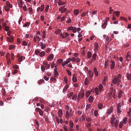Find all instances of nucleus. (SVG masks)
<instances>
[{"label": "nucleus", "instance_id": "f257e3e1", "mask_svg": "<svg viewBox=\"0 0 131 131\" xmlns=\"http://www.w3.org/2000/svg\"><path fill=\"white\" fill-rule=\"evenodd\" d=\"M122 75L121 74H119L117 76H115L112 80V83L114 84H117L118 86H119V85H121V79Z\"/></svg>", "mask_w": 131, "mask_h": 131}, {"label": "nucleus", "instance_id": "f03ea898", "mask_svg": "<svg viewBox=\"0 0 131 131\" xmlns=\"http://www.w3.org/2000/svg\"><path fill=\"white\" fill-rule=\"evenodd\" d=\"M115 118L114 116L113 115L111 118V123L112 127H114L115 128H117L118 126V124L119 121L117 120H116L115 122V124H114V122L115 121Z\"/></svg>", "mask_w": 131, "mask_h": 131}, {"label": "nucleus", "instance_id": "7ed1b4c3", "mask_svg": "<svg viewBox=\"0 0 131 131\" xmlns=\"http://www.w3.org/2000/svg\"><path fill=\"white\" fill-rule=\"evenodd\" d=\"M115 92L114 91L108 93L107 95V97L108 99H110L112 98V97L114 99L115 98Z\"/></svg>", "mask_w": 131, "mask_h": 131}, {"label": "nucleus", "instance_id": "20e7f679", "mask_svg": "<svg viewBox=\"0 0 131 131\" xmlns=\"http://www.w3.org/2000/svg\"><path fill=\"white\" fill-rule=\"evenodd\" d=\"M66 7V6L64 5L63 6L60 8L59 9V11H60L61 13H62L65 12L67 10V8H65Z\"/></svg>", "mask_w": 131, "mask_h": 131}, {"label": "nucleus", "instance_id": "39448f33", "mask_svg": "<svg viewBox=\"0 0 131 131\" xmlns=\"http://www.w3.org/2000/svg\"><path fill=\"white\" fill-rule=\"evenodd\" d=\"M71 61V58H68L66 61H64L62 63V66L64 67L66 65L68 64Z\"/></svg>", "mask_w": 131, "mask_h": 131}, {"label": "nucleus", "instance_id": "423d86ee", "mask_svg": "<svg viewBox=\"0 0 131 131\" xmlns=\"http://www.w3.org/2000/svg\"><path fill=\"white\" fill-rule=\"evenodd\" d=\"M126 60L127 61H129V59L131 57V52H128L126 55Z\"/></svg>", "mask_w": 131, "mask_h": 131}, {"label": "nucleus", "instance_id": "0eeeda50", "mask_svg": "<svg viewBox=\"0 0 131 131\" xmlns=\"http://www.w3.org/2000/svg\"><path fill=\"white\" fill-rule=\"evenodd\" d=\"M72 115V113H69L68 111H66L65 114V117L68 120L69 118L70 117H71Z\"/></svg>", "mask_w": 131, "mask_h": 131}, {"label": "nucleus", "instance_id": "6e6552de", "mask_svg": "<svg viewBox=\"0 0 131 131\" xmlns=\"http://www.w3.org/2000/svg\"><path fill=\"white\" fill-rule=\"evenodd\" d=\"M14 37L13 36L10 37H7L6 38V40L7 41L10 43L13 42V41Z\"/></svg>", "mask_w": 131, "mask_h": 131}, {"label": "nucleus", "instance_id": "1a4fd4ad", "mask_svg": "<svg viewBox=\"0 0 131 131\" xmlns=\"http://www.w3.org/2000/svg\"><path fill=\"white\" fill-rule=\"evenodd\" d=\"M35 110L36 111L39 112L40 115L41 116H42L43 115V114L42 111L40 108L37 107L36 108Z\"/></svg>", "mask_w": 131, "mask_h": 131}, {"label": "nucleus", "instance_id": "9d476101", "mask_svg": "<svg viewBox=\"0 0 131 131\" xmlns=\"http://www.w3.org/2000/svg\"><path fill=\"white\" fill-rule=\"evenodd\" d=\"M110 69L112 70L114 68L115 66V63L113 60H111L110 62Z\"/></svg>", "mask_w": 131, "mask_h": 131}, {"label": "nucleus", "instance_id": "9b49d317", "mask_svg": "<svg viewBox=\"0 0 131 131\" xmlns=\"http://www.w3.org/2000/svg\"><path fill=\"white\" fill-rule=\"evenodd\" d=\"M84 94L83 92H81L78 95V101L80 99H82L84 96Z\"/></svg>", "mask_w": 131, "mask_h": 131}, {"label": "nucleus", "instance_id": "f8f14e48", "mask_svg": "<svg viewBox=\"0 0 131 131\" xmlns=\"http://www.w3.org/2000/svg\"><path fill=\"white\" fill-rule=\"evenodd\" d=\"M121 103H119L117 104V112L118 113H119L121 112Z\"/></svg>", "mask_w": 131, "mask_h": 131}, {"label": "nucleus", "instance_id": "ddd939ff", "mask_svg": "<svg viewBox=\"0 0 131 131\" xmlns=\"http://www.w3.org/2000/svg\"><path fill=\"white\" fill-rule=\"evenodd\" d=\"M43 66L45 67L47 69H49L50 68V65L47 62L45 61H44L43 62Z\"/></svg>", "mask_w": 131, "mask_h": 131}, {"label": "nucleus", "instance_id": "4468645a", "mask_svg": "<svg viewBox=\"0 0 131 131\" xmlns=\"http://www.w3.org/2000/svg\"><path fill=\"white\" fill-rule=\"evenodd\" d=\"M58 115L60 118H61L63 115V112L61 109L59 110L58 112Z\"/></svg>", "mask_w": 131, "mask_h": 131}, {"label": "nucleus", "instance_id": "2eb2a0df", "mask_svg": "<svg viewBox=\"0 0 131 131\" xmlns=\"http://www.w3.org/2000/svg\"><path fill=\"white\" fill-rule=\"evenodd\" d=\"M113 109L112 107H111L108 109L106 113L107 114L109 115L112 112Z\"/></svg>", "mask_w": 131, "mask_h": 131}, {"label": "nucleus", "instance_id": "dca6fc26", "mask_svg": "<svg viewBox=\"0 0 131 131\" xmlns=\"http://www.w3.org/2000/svg\"><path fill=\"white\" fill-rule=\"evenodd\" d=\"M54 57V56L53 54H50L48 57L47 60L48 61H51L52 60Z\"/></svg>", "mask_w": 131, "mask_h": 131}, {"label": "nucleus", "instance_id": "f3484780", "mask_svg": "<svg viewBox=\"0 0 131 131\" xmlns=\"http://www.w3.org/2000/svg\"><path fill=\"white\" fill-rule=\"evenodd\" d=\"M54 33L56 34H59L60 35L62 33L60 29H58L54 32Z\"/></svg>", "mask_w": 131, "mask_h": 131}, {"label": "nucleus", "instance_id": "a211bd4d", "mask_svg": "<svg viewBox=\"0 0 131 131\" xmlns=\"http://www.w3.org/2000/svg\"><path fill=\"white\" fill-rule=\"evenodd\" d=\"M40 46L42 49H44L46 47V45L45 44H44L42 42H40Z\"/></svg>", "mask_w": 131, "mask_h": 131}, {"label": "nucleus", "instance_id": "6ab92c4d", "mask_svg": "<svg viewBox=\"0 0 131 131\" xmlns=\"http://www.w3.org/2000/svg\"><path fill=\"white\" fill-rule=\"evenodd\" d=\"M94 72L95 76L97 77L99 75V73L97 71V70L96 68H94L93 69Z\"/></svg>", "mask_w": 131, "mask_h": 131}, {"label": "nucleus", "instance_id": "aec40b11", "mask_svg": "<svg viewBox=\"0 0 131 131\" xmlns=\"http://www.w3.org/2000/svg\"><path fill=\"white\" fill-rule=\"evenodd\" d=\"M79 11L77 9H75L73 11V14L76 16H77L79 14Z\"/></svg>", "mask_w": 131, "mask_h": 131}, {"label": "nucleus", "instance_id": "412c9836", "mask_svg": "<svg viewBox=\"0 0 131 131\" xmlns=\"http://www.w3.org/2000/svg\"><path fill=\"white\" fill-rule=\"evenodd\" d=\"M18 3L19 7L22 8L23 3L22 0H20L19 2L18 1Z\"/></svg>", "mask_w": 131, "mask_h": 131}, {"label": "nucleus", "instance_id": "4be33fe9", "mask_svg": "<svg viewBox=\"0 0 131 131\" xmlns=\"http://www.w3.org/2000/svg\"><path fill=\"white\" fill-rule=\"evenodd\" d=\"M6 6H8V7L9 8H11L13 7L12 5L8 1H7L6 2Z\"/></svg>", "mask_w": 131, "mask_h": 131}, {"label": "nucleus", "instance_id": "5701e85b", "mask_svg": "<svg viewBox=\"0 0 131 131\" xmlns=\"http://www.w3.org/2000/svg\"><path fill=\"white\" fill-rule=\"evenodd\" d=\"M99 91L101 92L103 90V86L101 84H100L99 85Z\"/></svg>", "mask_w": 131, "mask_h": 131}, {"label": "nucleus", "instance_id": "b1692460", "mask_svg": "<svg viewBox=\"0 0 131 131\" xmlns=\"http://www.w3.org/2000/svg\"><path fill=\"white\" fill-rule=\"evenodd\" d=\"M73 81L74 82H75L77 81V79L76 76L75 75H73L72 78Z\"/></svg>", "mask_w": 131, "mask_h": 131}, {"label": "nucleus", "instance_id": "393cba45", "mask_svg": "<svg viewBox=\"0 0 131 131\" xmlns=\"http://www.w3.org/2000/svg\"><path fill=\"white\" fill-rule=\"evenodd\" d=\"M107 22L106 21L102 25V27L103 29H104L106 27L107 25Z\"/></svg>", "mask_w": 131, "mask_h": 131}, {"label": "nucleus", "instance_id": "a878e982", "mask_svg": "<svg viewBox=\"0 0 131 131\" xmlns=\"http://www.w3.org/2000/svg\"><path fill=\"white\" fill-rule=\"evenodd\" d=\"M122 93V91L121 90L118 92V98L120 99L121 98Z\"/></svg>", "mask_w": 131, "mask_h": 131}, {"label": "nucleus", "instance_id": "bb28decb", "mask_svg": "<svg viewBox=\"0 0 131 131\" xmlns=\"http://www.w3.org/2000/svg\"><path fill=\"white\" fill-rule=\"evenodd\" d=\"M99 46L97 42H95L94 44V50L95 51L97 50Z\"/></svg>", "mask_w": 131, "mask_h": 131}, {"label": "nucleus", "instance_id": "cd10ccee", "mask_svg": "<svg viewBox=\"0 0 131 131\" xmlns=\"http://www.w3.org/2000/svg\"><path fill=\"white\" fill-rule=\"evenodd\" d=\"M89 83V80L88 78H85L84 81V84L85 85H88Z\"/></svg>", "mask_w": 131, "mask_h": 131}, {"label": "nucleus", "instance_id": "c85d7f7f", "mask_svg": "<svg viewBox=\"0 0 131 131\" xmlns=\"http://www.w3.org/2000/svg\"><path fill=\"white\" fill-rule=\"evenodd\" d=\"M69 86L68 85H66L63 88V92L64 93H65L66 90L68 88Z\"/></svg>", "mask_w": 131, "mask_h": 131}, {"label": "nucleus", "instance_id": "c756f323", "mask_svg": "<svg viewBox=\"0 0 131 131\" xmlns=\"http://www.w3.org/2000/svg\"><path fill=\"white\" fill-rule=\"evenodd\" d=\"M88 72L90 77H92L93 75V71L91 70H89V71Z\"/></svg>", "mask_w": 131, "mask_h": 131}, {"label": "nucleus", "instance_id": "7c9ffc66", "mask_svg": "<svg viewBox=\"0 0 131 131\" xmlns=\"http://www.w3.org/2000/svg\"><path fill=\"white\" fill-rule=\"evenodd\" d=\"M63 61V60L62 59H58L57 63L58 64L60 65L61 63Z\"/></svg>", "mask_w": 131, "mask_h": 131}, {"label": "nucleus", "instance_id": "2f4dec72", "mask_svg": "<svg viewBox=\"0 0 131 131\" xmlns=\"http://www.w3.org/2000/svg\"><path fill=\"white\" fill-rule=\"evenodd\" d=\"M15 47V45H11L9 46V49L10 50H12Z\"/></svg>", "mask_w": 131, "mask_h": 131}, {"label": "nucleus", "instance_id": "473e14b6", "mask_svg": "<svg viewBox=\"0 0 131 131\" xmlns=\"http://www.w3.org/2000/svg\"><path fill=\"white\" fill-rule=\"evenodd\" d=\"M127 118L126 117H125L123 118V121H122L123 122V123L124 125H125L127 123Z\"/></svg>", "mask_w": 131, "mask_h": 131}, {"label": "nucleus", "instance_id": "72a5a7b5", "mask_svg": "<svg viewBox=\"0 0 131 131\" xmlns=\"http://www.w3.org/2000/svg\"><path fill=\"white\" fill-rule=\"evenodd\" d=\"M113 13L115 14L118 17L120 15V12L119 11H116L114 12Z\"/></svg>", "mask_w": 131, "mask_h": 131}, {"label": "nucleus", "instance_id": "f704fd0d", "mask_svg": "<svg viewBox=\"0 0 131 131\" xmlns=\"http://www.w3.org/2000/svg\"><path fill=\"white\" fill-rule=\"evenodd\" d=\"M45 55V52L44 51H42L40 53L39 56L40 57H42L44 56Z\"/></svg>", "mask_w": 131, "mask_h": 131}, {"label": "nucleus", "instance_id": "c9c22d12", "mask_svg": "<svg viewBox=\"0 0 131 131\" xmlns=\"http://www.w3.org/2000/svg\"><path fill=\"white\" fill-rule=\"evenodd\" d=\"M108 65V61L107 60L105 61L104 63V67L105 68H106Z\"/></svg>", "mask_w": 131, "mask_h": 131}, {"label": "nucleus", "instance_id": "e433bc0d", "mask_svg": "<svg viewBox=\"0 0 131 131\" xmlns=\"http://www.w3.org/2000/svg\"><path fill=\"white\" fill-rule=\"evenodd\" d=\"M93 101V97L92 96H90L89 98V101L90 103H92Z\"/></svg>", "mask_w": 131, "mask_h": 131}, {"label": "nucleus", "instance_id": "4c0bfd02", "mask_svg": "<svg viewBox=\"0 0 131 131\" xmlns=\"http://www.w3.org/2000/svg\"><path fill=\"white\" fill-rule=\"evenodd\" d=\"M92 56V54L90 52H88L87 54V57L88 58H90Z\"/></svg>", "mask_w": 131, "mask_h": 131}, {"label": "nucleus", "instance_id": "58836bf2", "mask_svg": "<svg viewBox=\"0 0 131 131\" xmlns=\"http://www.w3.org/2000/svg\"><path fill=\"white\" fill-rule=\"evenodd\" d=\"M95 93L97 95H99V91L98 88L97 87H96L95 89Z\"/></svg>", "mask_w": 131, "mask_h": 131}, {"label": "nucleus", "instance_id": "ea45409f", "mask_svg": "<svg viewBox=\"0 0 131 131\" xmlns=\"http://www.w3.org/2000/svg\"><path fill=\"white\" fill-rule=\"evenodd\" d=\"M103 37L104 39H105L106 41H108L109 39V38L108 36L106 35H104Z\"/></svg>", "mask_w": 131, "mask_h": 131}, {"label": "nucleus", "instance_id": "a19ab883", "mask_svg": "<svg viewBox=\"0 0 131 131\" xmlns=\"http://www.w3.org/2000/svg\"><path fill=\"white\" fill-rule=\"evenodd\" d=\"M91 93V92L90 91H89L86 92V93L85 95L87 97H88L90 95Z\"/></svg>", "mask_w": 131, "mask_h": 131}, {"label": "nucleus", "instance_id": "79ce46f5", "mask_svg": "<svg viewBox=\"0 0 131 131\" xmlns=\"http://www.w3.org/2000/svg\"><path fill=\"white\" fill-rule=\"evenodd\" d=\"M77 94H75L72 97V100L74 101H76L77 99Z\"/></svg>", "mask_w": 131, "mask_h": 131}, {"label": "nucleus", "instance_id": "37998d69", "mask_svg": "<svg viewBox=\"0 0 131 131\" xmlns=\"http://www.w3.org/2000/svg\"><path fill=\"white\" fill-rule=\"evenodd\" d=\"M44 5H41L40 7V12H42L43 11V10H44Z\"/></svg>", "mask_w": 131, "mask_h": 131}, {"label": "nucleus", "instance_id": "c03bdc74", "mask_svg": "<svg viewBox=\"0 0 131 131\" xmlns=\"http://www.w3.org/2000/svg\"><path fill=\"white\" fill-rule=\"evenodd\" d=\"M96 54L95 53H94L92 56V60H95L96 59Z\"/></svg>", "mask_w": 131, "mask_h": 131}, {"label": "nucleus", "instance_id": "a18cd8bd", "mask_svg": "<svg viewBox=\"0 0 131 131\" xmlns=\"http://www.w3.org/2000/svg\"><path fill=\"white\" fill-rule=\"evenodd\" d=\"M98 108L99 109H101L102 108L103 105L101 103H99L98 104Z\"/></svg>", "mask_w": 131, "mask_h": 131}, {"label": "nucleus", "instance_id": "49530a36", "mask_svg": "<svg viewBox=\"0 0 131 131\" xmlns=\"http://www.w3.org/2000/svg\"><path fill=\"white\" fill-rule=\"evenodd\" d=\"M123 125L124 124L123 123V122L121 121L119 125V128H122Z\"/></svg>", "mask_w": 131, "mask_h": 131}, {"label": "nucleus", "instance_id": "de8ad7c7", "mask_svg": "<svg viewBox=\"0 0 131 131\" xmlns=\"http://www.w3.org/2000/svg\"><path fill=\"white\" fill-rule=\"evenodd\" d=\"M69 125L71 127L73 128V124L71 121H70L69 122Z\"/></svg>", "mask_w": 131, "mask_h": 131}, {"label": "nucleus", "instance_id": "09e8293b", "mask_svg": "<svg viewBox=\"0 0 131 131\" xmlns=\"http://www.w3.org/2000/svg\"><path fill=\"white\" fill-rule=\"evenodd\" d=\"M127 79L130 80H131V74H129L127 75Z\"/></svg>", "mask_w": 131, "mask_h": 131}, {"label": "nucleus", "instance_id": "8fccbe9b", "mask_svg": "<svg viewBox=\"0 0 131 131\" xmlns=\"http://www.w3.org/2000/svg\"><path fill=\"white\" fill-rule=\"evenodd\" d=\"M46 32L44 30L43 31L42 37L43 38H46Z\"/></svg>", "mask_w": 131, "mask_h": 131}, {"label": "nucleus", "instance_id": "3c124183", "mask_svg": "<svg viewBox=\"0 0 131 131\" xmlns=\"http://www.w3.org/2000/svg\"><path fill=\"white\" fill-rule=\"evenodd\" d=\"M49 8V6L48 5H47L45 8V11L46 13H47L48 11V10Z\"/></svg>", "mask_w": 131, "mask_h": 131}, {"label": "nucleus", "instance_id": "603ef678", "mask_svg": "<svg viewBox=\"0 0 131 131\" xmlns=\"http://www.w3.org/2000/svg\"><path fill=\"white\" fill-rule=\"evenodd\" d=\"M4 29L6 31H9L10 30H9V27L7 26L5 27Z\"/></svg>", "mask_w": 131, "mask_h": 131}, {"label": "nucleus", "instance_id": "864d4df0", "mask_svg": "<svg viewBox=\"0 0 131 131\" xmlns=\"http://www.w3.org/2000/svg\"><path fill=\"white\" fill-rule=\"evenodd\" d=\"M86 119L87 121L90 122L91 120V118L90 117H88L86 118Z\"/></svg>", "mask_w": 131, "mask_h": 131}, {"label": "nucleus", "instance_id": "5fc2aeb1", "mask_svg": "<svg viewBox=\"0 0 131 131\" xmlns=\"http://www.w3.org/2000/svg\"><path fill=\"white\" fill-rule=\"evenodd\" d=\"M27 44V42H26L25 40H24L23 42L22 45L24 46H26Z\"/></svg>", "mask_w": 131, "mask_h": 131}, {"label": "nucleus", "instance_id": "6e6d98bb", "mask_svg": "<svg viewBox=\"0 0 131 131\" xmlns=\"http://www.w3.org/2000/svg\"><path fill=\"white\" fill-rule=\"evenodd\" d=\"M120 19L121 20H124L125 21H126L127 20V19L126 18L123 16L120 17Z\"/></svg>", "mask_w": 131, "mask_h": 131}, {"label": "nucleus", "instance_id": "4d7b16f0", "mask_svg": "<svg viewBox=\"0 0 131 131\" xmlns=\"http://www.w3.org/2000/svg\"><path fill=\"white\" fill-rule=\"evenodd\" d=\"M4 8L6 11V12H8L9 9V7L6 6H5Z\"/></svg>", "mask_w": 131, "mask_h": 131}, {"label": "nucleus", "instance_id": "13d9d810", "mask_svg": "<svg viewBox=\"0 0 131 131\" xmlns=\"http://www.w3.org/2000/svg\"><path fill=\"white\" fill-rule=\"evenodd\" d=\"M113 9H112V7H110L109 8V14H111L113 12Z\"/></svg>", "mask_w": 131, "mask_h": 131}, {"label": "nucleus", "instance_id": "bf43d9fd", "mask_svg": "<svg viewBox=\"0 0 131 131\" xmlns=\"http://www.w3.org/2000/svg\"><path fill=\"white\" fill-rule=\"evenodd\" d=\"M41 69L42 71H44L45 70V67L43 65H42L41 66Z\"/></svg>", "mask_w": 131, "mask_h": 131}, {"label": "nucleus", "instance_id": "052dcab7", "mask_svg": "<svg viewBox=\"0 0 131 131\" xmlns=\"http://www.w3.org/2000/svg\"><path fill=\"white\" fill-rule=\"evenodd\" d=\"M62 2L61 0H59L58 3V4L59 6H61L62 5Z\"/></svg>", "mask_w": 131, "mask_h": 131}, {"label": "nucleus", "instance_id": "680f3d73", "mask_svg": "<svg viewBox=\"0 0 131 131\" xmlns=\"http://www.w3.org/2000/svg\"><path fill=\"white\" fill-rule=\"evenodd\" d=\"M87 15V13L86 12L83 13L80 16L81 17H84Z\"/></svg>", "mask_w": 131, "mask_h": 131}, {"label": "nucleus", "instance_id": "e2e57ef3", "mask_svg": "<svg viewBox=\"0 0 131 131\" xmlns=\"http://www.w3.org/2000/svg\"><path fill=\"white\" fill-rule=\"evenodd\" d=\"M68 74L69 75H71V72L68 70L67 69L66 70Z\"/></svg>", "mask_w": 131, "mask_h": 131}, {"label": "nucleus", "instance_id": "0e129e2a", "mask_svg": "<svg viewBox=\"0 0 131 131\" xmlns=\"http://www.w3.org/2000/svg\"><path fill=\"white\" fill-rule=\"evenodd\" d=\"M28 9L30 13L32 14L33 12V10L32 8L31 7H30L28 8Z\"/></svg>", "mask_w": 131, "mask_h": 131}, {"label": "nucleus", "instance_id": "69168bd1", "mask_svg": "<svg viewBox=\"0 0 131 131\" xmlns=\"http://www.w3.org/2000/svg\"><path fill=\"white\" fill-rule=\"evenodd\" d=\"M72 31L74 33L76 32L77 31L76 28V27L73 28V29L72 30Z\"/></svg>", "mask_w": 131, "mask_h": 131}, {"label": "nucleus", "instance_id": "338daca9", "mask_svg": "<svg viewBox=\"0 0 131 131\" xmlns=\"http://www.w3.org/2000/svg\"><path fill=\"white\" fill-rule=\"evenodd\" d=\"M9 53H7L6 54V58L7 59H10L9 58Z\"/></svg>", "mask_w": 131, "mask_h": 131}, {"label": "nucleus", "instance_id": "774afa93", "mask_svg": "<svg viewBox=\"0 0 131 131\" xmlns=\"http://www.w3.org/2000/svg\"><path fill=\"white\" fill-rule=\"evenodd\" d=\"M59 74L58 73V72H54V76L55 77H56Z\"/></svg>", "mask_w": 131, "mask_h": 131}]
</instances>
